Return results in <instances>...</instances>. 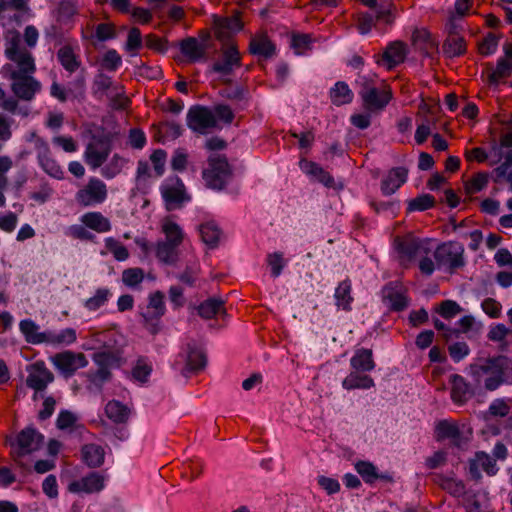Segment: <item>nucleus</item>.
I'll list each match as a JSON object with an SVG mask.
<instances>
[{"label":"nucleus","instance_id":"393cba45","mask_svg":"<svg viewBox=\"0 0 512 512\" xmlns=\"http://www.w3.org/2000/svg\"><path fill=\"white\" fill-rule=\"evenodd\" d=\"M375 366L372 349L358 348L350 358V367L355 371L368 373L374 370Z\"/></svg>","mask_w":512,"mask_h":512},{"label":"nucleus","instance_id":"e433bc0d","mask_svg":"<svg viewBox=\"0 0 512 512\" xmlns=\"http://www.w3.org/2000/svg\"><path fill=\"white\" fill-rule=\"evenodd\" d=\"M77 340V333L74 328L68 327L60 331L46 330V344L53 346L71 345Z\"/></svg>","mask_w":512,"mask_h":512},{"label":"nucleus","instance_id":"864d4df0","mask_svg":"<svg viewBox=\"0 0 512 512\" xmlns=\"http://www.w3.org/2000/svg\"><path fill=\"white\" fill-rule=\"evenodd\" d=\"M313 39L310 34H293L291 38V48L297 55L305 54L311 50Z\"/></svg>","mask_w":512,"mask_h":512},{"label":"nucleus","instance_id":"aec40b11","mask_svg":"<svg viewBox=\"0 0 512 512\" xmlns=\"http://www.w3.org/2000/svg\"><path fill=\"white\" fill-rule=\"evenodd\" d=\"M354 468L366 484L372 485L377 480L393 482L390 473H379L377 467L370 461L359 460L354 464Z\"/></svg>","mask_w":512,"mask_h":512},{"label":"nucleus","instance_id":"58836bf2","mask_svg":"<svg viewBox=\"0 0 512 512\" xmlns=\"http://www.w3.org/2000/svg\"><path fill=\"white\" fill-rule=\"evenodd\" d=\"M331 102L336 106L350 104L353 101L354 94L344 81H338L329 91Z\"/></svg>","mask_w":512,"mask_h":512},{"label":"nucleus","instance_id":"338daca9","mask_svg":"<svg viewBox=\"0 0 512 512\" xmlns=\"http://www.w3.org/2000/svg\"><path fill=\"white\" fill-rule=\"evenodd\" d=\"M122 64V58L115 49H109L103 56L101 66L111 72L116 71Z\"/></svg>","mask_w":512,"mask_h":512},{"label":"nucleus","instance_id":"4468645a","mask_svg":"<svg viewBox=\"0 0 512 512\" xmlns=\"http://www.w3.org/2000/svg\"><path fill=\"white\" fill-rule=\"evenodd\" d=\"M435 434L437 441L450 440L452 445L457 448H462L468 442V438L463 436L459 425L449 420H440L436 424Z\"/></svg>","mask_w":512,"mask_h":512},{"label":"nucleus","instance_id":"ddd939ff","mask_svg":"<svg viewBox=\"0 0 512 512\" xmlns=\"http://www.w3.org/2000/svg\"><path fill=\"white\" fill-rule=\"evenodd\" d=\"M54 381L53 373L46 367L43 361H38L31 366L26 379L27 387L33 389L35 394L44 391ZM36 395L34 396V398Z\"/></svg>","mask_w":512,"mask_h":512},{"label":"nucleus","instance_id":"e2e57ef3","mask_svg":"<svg viewBox=\"0 0 512 512\" xmlns=\"http://www.w3.org/2000/svg\"><path fill=\"white\" fill-rule=\"evenodd\" d=\"M498 37L493 33H488L478 44V51L482 56L494 54L498 48Z\"/></svg>","mask_w":512,"mask_h":512},{"label":"nucleus","instance_id":"774afa93","mask_svg":"<svg viewBox=\"0 0 512 512\" xmlns=\"http://www.w3.org/2000/svg\"><path fill=\"white\" fill-rule=\"evenodd\" d=\"M448 352L451 359L458 363L470 353V348L466 342H455L448 346Z\"/></svg>","mask_w":512,"mask_h":512},{"label":"nucleus","instance_id":"f8f14e48","mask_svg":"<svg viewBox=\"0 0 512 512\" xmlns=\"http://www.w3.org/2000/svg\"><path fill=\"white\" fill-rule=\"evenodd\" d=\"M407 50L402 41H393L387 45L383 53L374 55L375 62L379 66L392 70L404 62Z\"/></svg>","mask_w":512,"mask_h":512},{"label":"nucleus","instance_id":"bf43d9fd","mask_svg":"<svg viewBox=\"0 0 512 512\" xmlns=\"http://www.w3.org/2000/svg\"><path fill=\"white\" fill-rule=\"evenodd\" d=\"M86 377L92 385L100 390L106 382L111 380L112 373L111 371L98 367V369L95 371L87 372Z\"/></svg>","mask_w":512,"mask_h":512},{"label":"nucleus","instance_id":"f704fd0d","mask_svg":"<svg viewBox=\"0 0 512 512\" xmlns=\"http://www.w3.org/2000/svg\"><path fill=\"white\" fill-rule=\"evenodd\" d=\"M413 45L424 55L431 56L438 48V44L432 35L425 29L416 30L412 35Z\"/></svg>","mask_w":512,"mask_h":512},{"label":"nucleus","instance_id":"69168bd1","mask_svg":"<svg viewBox=\"0 0 512 512\" xmlns=\"http://www.w3.org/2000/svg\"><path fill=\"white\" fill-rule=\"evenodd\" d=\"M154 309H149L147 307H144L140 315L143 318V324L144 326L150 331L152 334H156L159 331V321L162 317H156Z\"/></svg>","mask_w":512,"mask_h":512},{"label":"nucleus","instance_id":"72a5a7b5","mask_svg":"<svg viewBox=\"0 0 512 512\" xmlns=\"http://www.w3.org/2000/svg\"><path fill=\"white\" fill-rule=\"evenodd\" d=\"M39 329V325L31 319H24L19 323V330L26 342L33 345L42 344L46 341V331L40 332Z\"/></svg>","mask_w":512,"mask_h":512},{"label":"nucleus","instance_id":"49530a36","mask_svg":"<svg viewBox=\"0 0 512 512\" xmlns=\"http://www.w3.org/2000/svg\"><path fill=\"white\" fill-rule=\"evenodd\" d=\"M162 232L165 235L166 242L174 244L178 247L181 245L184 238V233L182 228L176 222L170 219L164 220L162 223Z\"/></svg>","mask_w":512,"mask_h":512},{"label":"nucleus","instance_id":"c85d7f7f","mask_svg":"<svg viewBox=\"0 0 512 512\" xmlns=\"http://www.w3.org/2000/svg\"><path fill=\"white\" fill-rule=\"evenodd\" d=\"M80 222L97 233H106L112 229L110 220L98 211L84 213L80 217Z\"/></svg>","mask_w":512,"mask_h":512},{"label":"nucleus","instance_id":"8fccbe9b","mask_svg":"<svg viewBox=\"0 0 512 512\" xmlns=\"http://www.w3.org/2000/svg\"><path fill=\"white\" fill-rule=\"evenodd\" d=\"M153 371L151 363L146 357H139L132 368L131 374L134 380L146 383Z\"/></svg>","mask_w":512,"mask_h":512},{"label":"nucleus","instance_id":"0e129e2a","mask_svg":"<svg viewBox=\"0 0 512 512\" xmlns=\"http://www.w3.org/2000/svg\"><path fill=\"white\" fill-rule=\"evenodd\" d=\"M461 311L462 308L460 307V305L453 300L442 301L439 304L438 308L436 309V312L445 319L454 318Z\"/></svg>","mask_w":512,"mask_h":512},{"label":"nucleus","instance_id":"4d7b16f0","mask_svg":"<svg viewBox=\"0 0 512 512\" xmlns=\"http://www.w3.org/2000/svg\"><path fill=\"white\" fill-rule=\"evenodd\" d=\"M475 455L480 467L488 476H494L497 474L499 468L494 458L484 451H478Z\"/></svg>","mask_w":512,"mask_h":512},{"label":"nucleus","instance_id":"39448f33","mask_svg":"<svg viewBox=\"0 0 512 512\" xmlns=\"http://www.w3.org/2000/svg\"><path fill=\"white\" fill-rule=\"evenodd\" d=\"M7 78L12 81L11 91L20 100L32 101L41 91V83L32 74L20 75L19 72H13Z\"/></svg>","mask_w":512,"mask_h":512},{"label":"nucleus","instance_id":"a211bd4d","mask_svg":"<svg viewBox=\"0 0 512 512\" xmlns=\"http://www.w3.org/2000/svg\"><path fill=\"white\" fill-rule=\"evenodd\" d=\"M408 178V169L399 166L390 169L387 175L381 180V192L385 196L394 194Z\"/></svg>","mask_w":512,"mask_h":512},{"label":"nucleus","instance_id":"f03ea898","mask_svg":"<svg viewBox=\"0 0 512 512\" xmlns=\"http://www.w3.org/2000/svg\"><path fill=\"white\" fill-rule=\"evenodd\" d=\"M359 86L358 94L362 99L363 106L371 112L382 111L393 98L392 90L389 86L382 89L375 87L367 77H360L357 80Z\"/></svg>","mask_w":512,"mask_h":512},{"label":"nucleus","instance_id":"c9c22d12","mask_svg":"<svg viewBox=\"0 0 512 512\" xmlns=\"http://www.w3.org/2000/svg\"><path fill=\"white\" fill-rule=\"evenodd\" d=\"M57 60L61 66L69 73L76 72L81 66V60L75 54L73 48L69 45H64L57 51Z\"/></svg>","mask_w":512,"mask_h":512},{"label":"nucleus","instance_id":"6e6d98bb","mask_svg":"<svg viewBox=\"0 0 512 512\" xmlns=\"http://www.w3.org/2000/svg\"><path fill=\"white\" fill-rule=\"evenodd\" d=\"M26 48L21 45V35L17 31L10 32L6 37L5 42V56L8 59L17 53L24 51Z\"/></svg>","mask_w":512,"mask_h":512},{"label":"nucleus","instance_id":"6ab92c4d","mask_svg":"<svg viewBox=\"0 0 512 512\" xmlns=\"http://www.w3.org/2000/svg\"><path fill=\"white\" fill-rule=\"evenodd\" d=\"M299 168L304 174L323 184L325 187L331 188L334 186L333 176L316 162L301 158L299 160Z\"/></svg>","mask_w":512,"mask_h":512},{"label":"nucleus","instance_id":"4be33fe9","mask_svg":"<svg viewBox=\"0 0 512 512\" xmlns=\"http://www.w3.org/2000/svg\"><path fill=\"white\" fill-rule=\"evenodd\" d=\"M241 57L236 45H231L223 51L222 60L212 65V71L222 75H229L234 66H240Z\"/></svg>","mask_w":512,"mask_h":512},{"label":"nucleus","instance_id":"ea45409f","mask_svg":"<svg viewBox=\"0 0 512 512\" xmlns=\"http://www.w3.org/2000/svg\"><path fill=\"white\" fill-rule=\"evenodd\" d=\"M224 304L222 299L211 297L198 305L197 312L203 319H212L217 314L225 313Z\"/></svg>","mask_w":512,"mask_h":512},{"label":"nucleus","instance_id":"412c9836","mask_svg":"<svg viewBox=\"0 0 512 512\" xmlns=\"http://www.w3.org/2000/svg\"><path fill=\"white\" fill-rule=\"evenodd\" d=\"M179 48L189 62L195 63L206 58L209 45L200 43L194 37H187L180 42Z\"/></svg>","mask_w":512,"mask_h":512},{"label":"nucleus","instance_id":"13d9d810","mask_svg":"<svg viewBox=\"0 0 512 512\" xmlns=\"http://www.w3.org/2000/svg\"><path fill=\"white\" fill-rule=\"evenodd\" d=\"M144 280L142 268H127L122 273V281L128 287H136Z\"/></svg>","mask_w":512,"mask_h":512},{"label":"nucleus","instance_id":"cd10ccee","mask_svg":"<svg viewBox=\"0 0 512 512\" xmlns=\"http://www.w3.org/2000/svg\"><path fill=\"white\" fill-rule=\"evenodd\" d=\"M374 386V379L370 375L355 370H351L342 381V388L347 391L355 389L368 390Z\"/></svg>","mask_w":512,"mask_h":512},{"label":"nucleus","instance_id":"9b49d317","mask_svg":"<svg viewBox=\"0 0 512 512\" xmlns=\"http://www.w3.org/2000/svg\"><path fill=\"white\" fill-rule=\"evenodd\" d=\"M43 435L35 428L27 427L19 432L16 438V449L13 456L20 458L37 451L43 443Z\"/></svg>","mask_w":512,"mask_h":512},{"label":"nucleus","instance_id":"2f4dec72","mask_svg":"<svg viewBox=\"0 0 512 512\" xmlns=\"http://www.w3.org/2000/svg\"><path fill=\"white\" fill-rule=\"evenodd\" d=\"M442 52L446 58L461 57L467 52V42L462 35H447Z\"/></svg>","mask_w":512,"mask_h":512},{"label":"nucleus","instance_id":"473e14b6","mask_svg":"<svg viewBox=\"0 0 512 512\" xmlns=\"http://www.w3.org/2000/svg\"><path fill=\"white\" fill-rule=\"evenodd\" d=\"M207 357L204 351L194 345H187L185 370L190 373H197L205 368Z\"/></svg>","mask_w":512,"mask_h":512},{"label":"nucleus","instance_id":"052dcab7","mask_svg":"<svg viewBox=\"0 0 512 512\" xmlns=\"http://www.w3.org/2000/svg\"><path fill=\"white\" fill-rule=\"evenodd\" d=\"M266 262L271 268V276L273 278H277L281 275L283 268L287 263L283 258V253L281 252H273L268 254Z\"/></svg>","mask_w":512,"mask_h":512},{"label":"nucleus","instance_id":"37998d69","mask_svg":"<svg viewBox=\"0 0 512 512\" xmlns=\"http://www.w3.org/2000/svg\"><path fill=\"white\" fill-rule=\"evenodd\" d=\"M106 416L114 423H125L130 415L129 408L118 400H111L105 406Z\"/></svg>","mask_w":512,"mask_h":512},{"label":"nucleus","instance_id":"1a4fd4ad","mask_svg":"<svg viewBox=\"0 0 512 512\" xmlns=\"http://www.w3.org/2000/svg\"><path fill=\"white\" fill-rule=\"evenodd\" d=\"M110 150V140L107 136L93 135L84 153L86 163L92 168L100 167L107 160Z\"/></svg>","mask_w":512,"mask_h":512},{"label":"nucleus","instance_id":"5701e85b","mask_svg":"<svg viewBox=\"0 0 512 512\" xmlns=\"http://www.w3.org/2000/svg\"><path fill=\"white\" fill-rule=\"evenodd\" d=\"M249 53L263 59H270L276 54V46L266 34L253 36L249 43Z\"/></svg>","mask_w":512,"mask_h":512},{"label":"nucleus","instance_id":"de8ad7c7","mask_svg":"<svg viewBox=\"0 0 512 512\" xmlns=\"http://www.w3.org/2000/svg\"><path fill=\"white\" fill-rule=\"evenodd\" d=\"M111 296L112 293L108 288H98L95 291V294L84 302V307L88 311H97L98 309L106 305Z\"/></svg>","mask_w":512,"mask_h":512},{"label":"nucleus","instance_id":"b1692460","mask_svg":"<svg viewBox=\"0 0 512 512\" xmlns=\"http://www.w3.org/2000/svg\"><path fill=\"white\" fill-rule=\"evenodd\" d=\"M37 161L41 169L50 177L57 180L64 179V170L59 163L51 156L50 147H42V151L37 153Z\"/></svg>","mask_w":512,"mask_h":512},{"label":"nucleus","instance_id":"0eeeda50","mask_svg":"<svg viewBox=\"0 0 512 512\" xmlns=\"http://www.w3.org/2000/svg\"><path fill=\"white\" fill-rule=\"evenodd\" d=\"M106 198V184L96 177L90 178L88 183L82 189H79L75 195L77 203L83 207L101 204Z\"/></svg>","mask_w":512,"mask_h":512},{"label":"nucleus","instance_id":"09e8293b","mask_svg":"<svg viewBox=\"0 0 512 512\" xmlns=\"http://www.w3.org/2000/svg\"><path fill=\"white\" fill-rule=\"evenodd\" d=\"M435 198L431 194H421L407 201V213L426 211L435 206Z\"/></svg>","mask_w":512,"mask_h":512},{"label":"nucleus","instance_id":"2eb2a0df","mask_svg":"<svg viewBox=\"0 0 512 512\" xmlns=\"http://www.w3.org/2000/svg\"><path fill=\"white\" fill-rule=\"evenodd\" d=\"M8 60L15 63L17 68H14L11 64H5L1 69L3 77H8L13 72H19L20 75H28L36 71L35 60L27 49L9 57Z\"/></svg>","mask_w":512,"mask_h":512},{"label":"nucleus","instance_id":"5fc2aeb1","mask_svg":"<svg viewBox=\"0 0 512 512\" xmlns=\"http://www.w3.org/2000/svg\"><path fill=\"white\" fill-rule=\"evenodd\" d=\"M52 194L53 189L50 184L45 178L41 177L39 179V190L30 192L29 198L38 204H44L51 198Z\"/></svg>","mask_w":512,"mask_h":512},{"label":"nucleus","instance_id":"7c9ffc66","mask_svg":"<svg viewBox=\"0 0 512 512\" xmlns=\"http://www.w3.org/2000/svg\"><path fill=\"white\" fill-rule=\"evenodd\" d=\"M81 459L89 468H98L105 460L104 448L94 443L85 444L81 448Z\"/></svg>","mask_w":512,"mask_h":512},{"label":"nucleus","instance_id":"a878e982","mask_svg":"<svg viewBox=\"0 0 512 512\" xmlns=\"http://www.w3.org/2000/svg\"><path fill=\"white\" fill-rule=\"evenodd\" d=\"M334 300L337 309L345 312L352 311L354 297L352 296V282L349 278L339 282L334 291Z\"/></svg>","mask_w":512,"mask_h":512},{"label":"nucleus","instance_id":"a18cd8bd","mask_svg":"<svg viewBox=\"0 0 512 512\" xmlns=\"http://www.w3.org/2000/svg\"><path fill=\"white\" fill-rule=\"evenodd\" d=\"M177 248L178 246L174 244L166 241H160L156 246V257L164 264L173 265L178 259Z\"/></svg>","mask_w":512,"mask_h":512},{"label":"nucleus","instance_id":"dca6fc26","mask_svg":"<svg viewBox=\"0 0 512 512\" xmlns=\"http://www.w3.org/2000/svg\"><path fill=\"white\" fill-rule=\"evenodd\" d=\"M105 487V477L99 472H90L79 480H74L68 485L72 493H97Z\"/></svg>","mask_w":512,"mask_h":512},{"label":"nucleus","instance_id":"4c0bfd02","mask_svg":"<svg viewBox=\"0 0 512 512\" xmlns=\"http://www.w3.org/2000/svg\"><path fill=\"white\" fill-rule=\"evenodd\" d=\"M162 197L168 205H179L189 201L190 197L185 193L184 184L177 179L176 186H165L161 189Z\"/></svg>","mask_w":512,"mask_h":512},{"label":"nucleus","instance_id":"f3484780","mask_svg":"<svg viewBox=\"0 0 512 512\" xmlns=\"http://www.w3.org/2000/svg\"><path fill=\"white\" fill-rule=\"evenodd\" d=\"M243 28V23L239 15L230 17L214 16V32L216 38L221 42H227L232 35Z\"/></svg>","mask_w":512,"mask_h":512},{"label":"nucleus","instance_id":"20e7f679","mask_svg":"<svg viewBox=\"0 0 512 512\" xmlns=\"http://www.w3.org/2000/svg\"><path fill=\"white\" fill-rule=\"evenodd\" d=\"M231 174V168L225 156H210L208 168L203 171V179L209 188L221 190L226 186Z\"/></svg>","mask_w":512,"mask_h":512},{"label":"nucleus","instance_id":"9d476101","mask_svg":"<svg viewBox=\"0 0 512 512\" xmlns=\"http://www.w3.org/2000/svg\"><path fill=\"white\" fill-rule=\"evenodd\" d=\"M394 247L399 256L400 265L407 268L421 251L422 241L410 234L397 236L394 239Z\"/></svg>","mask_w":512,"mask_h":512},{"label":"nucleus","instance_id":"79ce46f5","mask_svg":"<svg viewBox=\"0 0 512 512\" xmlns=\"http://www.w3.org/2000/svg\"><path fill=\"white\" fill-rule=\"evenodd\" d=\"M94 363L104 370L111 371L113 368L120 367L121 357L118 352L115 351H98L93 354L92 357Z\"/></svg>","mask_w":512,"mask_h":512},{"label":"nucleus","instance_id":"680f3d73","mask_svg":"<svg viewBox=\"0 0 512 512\" xmlns=\"http://www.w3.org/2000/svg\"><path fill=\"white\" fill-rule=\"evenodd\" d=\"M164 298L163 292L155 291L149 295L148 304L145 307L154 309L156 317H162L166 312Z\"/></svg>","mask_w":512,"mask_h":512},{"label":"nucleus","instance_id":"c756f323","mask_svg":"<svg viewBox=\"0 0 512 512\" xmlns=\"http://www.w3.org/2000/svg\"><path fill=\"white\" fill-rule=\"evenodd\" d=\"M451 399L456 404H464L471 396L469 383L459 374L450 376Z\"/></svg>","mask_w":512,"mask_h":512},{"label":"nucleus","instance_id":"f257e3e1","mask_svg":"<svg viewBox=\"0 0 512 512\" xmlns=\"http://www.w3.org/2000/svg\"><path fill=\"white\" fill-rule=\"evenodd\" d=\"M470 375L479 385L484 382L486 390L494 391L499 388L512 371V361L506 356H494L479 359L470 364Z\"/></svg>","mask_w":512,"mask_h":512},{"label":"nucleus","instance_id":"a19ab883","mask_svg":"<svg viewBox=\"0 0 512 512\" xmlns=\"http://www.w3.org/2000/svg\"><path fill=\"white\" fill-rule=\"evenodd\" d=\"M199 234L201 240L211 249H214L218 246L221 230L218 225L213 222H206L199 226Z\"/></svg>","mask_w":512,"mask_h":512},{"label":"nucleus","instance_id":"6e6552de","mask_svg":"<svg viewBox=\"0 0 512 512\" xmlns=\"http://www.w3.org/2000/svg\"><path fill=\"white\" fill-rule=\"evenodd\" d=\"M54 366L61 372L63 376L69 378L73 376L80 368L88 365V360L85 354L66 350L55 354L51 358Z\"/></svg>","mask_w":512,"mask_h":512},{"label":"nucleus","instance_id":"423d86ee","mask_svg":"<svg viewBox=\"0 0 512 512\" xmlns=\"http://www.w3.org/2000/svg\"><path fill=\"white\" fill-rule=\"evenodd\" d=\"M187 126L198 134H206L209 129L216 127L213 111L202 105L191 106L187 112Z\"/></svg>","mask_w":512,"mask_h":512},{"label":"nucleus","instance_id":"bb28decb","mask_svg":"<svg viewBox=\"0 0 512 512\" xmlns=\"http://www.w3.org/2000/svg\"><path fill=\"white\" fill-rule=\"evenodd\" d=\"M486 69L488 85L497 87L502 79L508 78L512 74V63L499 58L495 68L492 63H487Z\"/></svg>","mask_w":512,"mask_h":512},{"label":"nucleus","instance_id":"7ed1b4c3","mask_svg":"<svg viewBox=\"0 0 512 512\" xmlns=\"http://www.w3.org/2000/svg\"><path fill=\"white\" fill-rule=\"evenodd\" d=\"M433 255L437 268H444L450 274L465 266L464 246L459 242H443L436 247Z\"/></svg>","mask_w":512,"mask_h":512},{"label":"nucleus","instance_id":"603ef678","mask_svg":"<svg viewBox=\"0 0 512 512\" xmlns=\"http://www.w3.org/2000/svg\"><path fill=\"white\" fill-rule=\"evenodd\" d=\"M106 249L113 255L117 261H125L129 258L128 249L113 237H107L104 240Z\"/></svg>","mask_w":512,"mask_h":512},{"label":"nucleus","instance_id":"c03bdc74","mask_svg":"<svg viewBox=\"0 0 512 512\" xmlns=\"http://www.w3.org/2000/svg\"><path fill=\"white\" fill-rule=\"evenodd\" d=\"M384 291V300L389 303L390 310L401 312L409 306V298L403 292L389 287H386Z\"/></svg>","mask_w":512,"mask_h":512},{"label":"nucleus","instance_id":"3c124183","mask_svg":"<svg viewBox=\"0 0 512 512\" xmlns=\"http://www.w3.org/2000/svg\"><path fill=\"white\" fill-rule=\"evenodd\" d=\"M65 235L80 241H88L95 242L96 236L88 230V227L81 224H73L70 225L66 231Z\"/></svg>","mask_w":512,"mask_h":512}]
</instances>
